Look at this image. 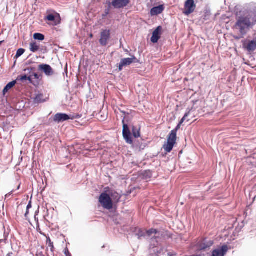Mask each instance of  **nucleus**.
Here are the masks:
<instances>
[{"label": "nucleus", "instance_id": "1", "mask_svg": "<svg viewBox=\"0 0 256 256\" xmlns=\"http://www.w3.org/2000/svg\"><path fill=\"white\" fill-rule=\"evenodd\" d=\"M256 24V10L254 12L246 13L238 17L234 25V28L238 30L241 35L244 36Z\"/></svg>", "mask_w": 256, "mask_h": 256}, {"label": "nucleus", "instance_id": "2", "mask_svg": "<svg viewBox=\"0 0 256 256\" xmlns=\"http://www.w3.org/2000/svg\"><path fill=\"white\" fill-rule=\"evenodd\" d=\"M98 202L105 209L110 210L113 206V202L110 196L106 192H102L98 198Z\"/></svg>", "mask_w": 256, "mask_h": 256}, {"label": "nucleus", "instance_id": "3", "mask_svg": "<svg viewBox=\"0 0 256 256\" xmlns=\"http://www.w3.org/2000/svg\"><path fill=\"white\" fill-rule=\"evenodd\" d=\"M176 134L172 132H170L168 136V140L166 144L164 146V148L168 152H170L176 143Z\"/></svg>", "mask_w": 256, "mask_h": 256}, {"label": "nucleus", "instance_id": "4", "mask_svg": "<svg viewBox=\"0 0 256 256\" xmlns=\"http://www.w3.org/2000/svg\"><path fill=\"white\" fill-rule=\"evenodd\" d=\"M196 8V4L194 0H186L184 5L183 14L186 16H188L194 12Z\"/></svg>", "mask_w": 256, "mask_h": 256}, {"label": "nucleus", "instance_id": "5", "mask_svg": "<svg viewBox=\"0 0 256 256\" xmlns=\"http://www.w3.org/2000/svg\"><path fill=\"white\" fill-rule=\"evenodd\" d=\"M80 118V116L78 114L70 116L66 114L58 113L54 116V121L56 122H60L70 119L74 120Z\"/></svg>", "mask_w": 256, "mask_h": 256}, {"label": "nucleus", "instance_id": "6", "mask_svg": "<svg viewBox=\"0 0 256 256\" xmlns=\"http://www.w3.org/2000/svg\"><path fill=\"white\" fill-rule=\"evenodd\" d=\"M122 123L123 124L122 134L124 138L127 143L132 144L133 140L131 136V132L128 124L124 123V118L122 120Z\"/></svg>", "mask_w": 256, "mask_h": 256}, {"label": "nucleus", "instance_id": "7", "mask_svg": "<svg viewBox=\"0 0 256 256\" xmlns=\"http://www.w3.org/2000/svg\"><path fill=\"white\" fill-rule=\"evenodd\" d=\"M110 38V30H102L100 32L99 42L102 46H106Z\"/></svg>", "mask_w": 256, "mask_h": 256}, {"label": "nucleus", "instance_id": "8", "mask_svg": "<svg viewBox=\"0 0 256 256\" xmlns=\"http://www.w3.org/2000/svg\"><path fill=\"white\" fill-rule=\"evenodd\" d=\"M137 61L136 58L134 56H132L130 58H122L119 64L118 70L121 71L123 67L130 66L132 63L136 62Z\"/></svg>", "mask_w": 256, "mask_h": 256}, {"label": "nucleus", "instance_id": "9", "mask_svg": "<svg viewBox=\"0 0 256 256\" xmlns=\"http://www.w3.org/2000/svg\"><path fill=\"white\" fill-rule=\"evenodd\" d=\"M162 27L158 26L152 32L151 38V42L152 43H156L160 38L162 35Z\"/></svg>", "mask_w": 256, "mask_h": 256}, {"label": "nucleus", "instance_id": "10", "mask_svg": "<svg viewBox=\"0 0 256 256\" xmlns=\"http://www.w3.org/2000/svg\"><path fill=\"white\" fill-rule=\"evenodd\" d=\"M130 0H112L110 4H112L114 8H120L126 6L129 3Z\"/></svg>", "mask_w": 256, "mask_h": 256}, {"label": "nucleus", "instance_id": "11", "mask_svg": "<svg viewBox=\"0 0 256 256\" xmlns=\"http://www.w3.org/2000/svg\"><path fill=\"white\" fill-rule=\"evenodd\" d=\"M45 19L48 21L54 22V26H57L61 22L60 15L57 12H55V15L52 14L48 15Z\"/></svg>", "mask_w": 256, "mask_h": 256}, {"label": "nucleus", "instance_id": "12", "mask_svg": "<svg viewBox=\"0 0 256 256\" xmlns=\"http://www.w3.org/2000/svg\"><path fill=\"white\" fill-rule=\"evenodd\" d=\"M244 46L248 52L254 51L256 49V33L254 34V40L245 44Z\"/></svg>", "mask_w": 256, "mask_h": 256}, {"label": "nucleus", "instance_id": "13", "mask_svg": "<svg viewBox=\"0 0 256 256\" xmlns=\"http://www.w3.org/2000/svg\"><path fill=\"white\" fill-rule=\"evenodd\" d=\"M38 69L42 70L47 76H52L54 74L52 68L50 65L46 64H40L38 66Z\"/></svg>", "mask_w": 256, "mask_h": 256}, {"label": "nucleus", "instance_id": "14", "mask_svg": "<svg viewBox=\"0 0 256 256\" xmlns=\"http://www.w3.org/2000/svg\"><path fill=\"white\" fill-rule=\"evenodd\" d=\"M164 5H160L152 8L150 10V15L152 16H157L160 14L164 10Z\"/></svg>", "mask_w": 256, "mask_h": 256}, {"label": "nucleus", "instance_id": "15", "mask_svg": "<svg viewBox=\"0 0 256 256\" xmlns=\"http://www.w3.org/2000/svg\"><path fill=\"white\" fill-rule=\"evenodd\" d=\"M213 242L212 241H209L206 242V240H203L202 242L198 244V247L200 250H205L207 248H208L212 246Z\"/></svg>", "mask_w": 256, "mask_h": 256}, {"label": "nucleus", "instance_id": "16", "mask_svg": "<svg viewBox=\"0 0 256 256\" xmlns=\"http://www.w3.org/2000/svg\"><path fill=\"white\" fill-rule=\"evenodd\" d=\"M46 100V98H45L44 94H38L34 99V103L35 104H38L45 102Z\"/></svg>", "mask_w": 256, "mask_h": 256}, {"label": "nucleus", "instance_id": "17", "mask_svg": "<svg viewBox=\"0 0 256 256\" xmlns=\"http://www.w3.org/2000/svg\"><path fill=\"white\" fill-rule=\"evenodd\" d=\"M224 256V245L213 250L212 256Z\"/></svg>", "mask_w": 256, "mask_h": 256}, {"label": "nucleus", "instance_id": "18", "mask_svg": "<svg viewBox=\"0 0 256 256\" xmlns=\"http://www.w3.org/2000/svg\"><path fill=\"white\" fill-rule=\"evenodd\" d=\"M112 198V200H115L116 202H118L120 198V195L115 190H112L110 192V194H109Z\"/></svg>", "mask_w": 256, "mask_h": 256}, {"label": "nucleus", "instance_id": "19", "mask_svg": "<svg viewBox=\"0 0 256 256\" xmlns=\"http://www.w3.org/2000/svg\"><path fill=\"white\" fill-rule=\"evenodd\" d=\"M16 84V81L14 80L9 82L3 90V94L4 95L8 90L13 88Z\"/></svg>", "mask_w": 256, "mask_h": 256}, {"label": "nucleus", "instance_id": "20", "mask_svg": "<svg viewBox=\"0 0 256 256\" xmlns=\"http://www.w3.org/2000/svg\"><path fill=\"white\" fill-rule=\"evenodd\" d=\"M30 49L31 52H36L39 50L40 47L36 42H32L30 44Z\"/></svg>", "mask_w": 256, "mask_h": 256}, {"label": "nucleus", "instance_id": "21", "mask_svg": "<svg viewBox=\"0 0 256 256\" xmlns=\"http://www.w3.org/2000/svg\"><path fill=\"white\" fill-rule=\"evenodd\" d=\"M17 80H20L22 82L26 80H28L30 83L34 85L35 84L34 82H32L31 76H27L26 75L18 76L17 78Z\"/></svg>", "mask_w": 256, "mask_h": 256}, {"label": "nucleus", "instance_id": "22", "mask_svg": "<svg viewBox=\"0 0 256 256\" xmlns=\"http://www.w3.org/2000/svg\"><path fill=\"white\" fill-rule=\"evenodd\" d=\"M46 244L48 247L50 248V250L52 252H54V246L53 242L51 240L49 236H46Z\"/></svg>", "mask_w": 256, "mask_h": 256}, {"label": "nucleus", "instance_id": "23", "mask_svg": "<svg viewBox=\"0 0 256 256\" xmlns=\"http://www.w3.org/2000/svg\"><path fill=\"white\" fill-rule=\"evenodd\" d=\"M34 38L35 40H43L44 39V36L40 33H36L34 34Z\"/></svg>", "mask_w": 256, "mask_h": 256}, {"label": "nucleus", "instance_id": "24", "mask_svg": "<svg viewBox=\"0 0 256 256\" xmlns=\"http://www.w3.org/2000/svg\"><path fill=\"white\" fill-rule=\"evenodd\" d=\"M192 109L190 110L188 112H186L184 116L181 119V120L179 122V124H182L185 120H186V118L190 114V112Z\"/></svg>", "mask_w": 256, "mask_h": 256}, {"label": "nucleus", "instance_id": "25", "mask_svg": "<svg viewBox=\"0 0 256 256\" xmlns=\"http://www.w3.org/2000/svg\"><path fill=\"white\" fill-rule=\"evenodd\" d=\"M132 134L135 138H138L140 136V133L139 130L135 128H132Z\"/></svg>", "mask_w": 256, "mask_h": 256}, {"label": "nucleus", "instance_id": "26", "mask_svg": "<svg viewBox=\"0 0 256 256\" xmlns=\"http://www.w3.org/2000/svg\"><path fill=\"white\" fill-rule=\"evenodd\" d=\"M34 218H35V220L36 221V230L37 231L40 232L41 234H42L44 236H46V234H44L41 230L40 228V225H39V223H38V218H36V216H34Z\"/></svg>", "mask_w": 256, "mask_h": 256}, {"label": "nucleus", "instance_id": "27", "mask_svg": "<svg viewBox=\"0 0 256 256\" xmlns=\"http://www.w3.org/2000/svg\"><path fill=\"white\" fill-rule=\"evenodd\" d=\"M158 232V230L154 228H151L146 231V234L148 236H151L152 234H156Z\"/></svg>", "mask_w": 256, "mask_h": 256}, {"label": "nucleus", "instance_id": "28", "mask_svg": "<svg viewBox=\"0 0 256 256\" xmlns=\"http://www.w3.org/2000/svg\"><path fill=\"white\" fill-rule=\"evenodd\" d=\"M24 52H25V50L24 49H23V48H19L17 50L16 54L15 56L16 58L24 54Z\"/></svg>", "mask_w": 256, "mask_h": 256}, {"label": "nucleus", "instance_id": "29", "mask_svg": "<svg viewBox=\"0 0 256 256\" xmlns=\"http://www.w3.org/2000/svg\"><path fill=\"white\" fill-rule=\"evenodd\" d=\"M32 202H30L28 204L27 206V207H26V212L25 214V216L26 217H27L28 216V210L30 208H32Z\"/></svg>", "mask_w": 256, "mask_h": 256}, {"label": "nucleus", "instance_id": "30", "mask_svg": "<svg viewBox=\"0 0 256 256\" xmlns=\"http://www.w3.org/2000/svg\"><path fill=\"white\" fill-rule=\"evenodd\" d=\"M180 126H181V124H178V126H176V128L174 129L173 130H172L171 132H173L174 133H176V134H177V132L180 128Z\"/></svg>", "mask_w": 256, "mask_h": 256}, {"label": "nucleus", "instance_id": "31", "mask_svg": "<svg viewBox=\"0 0 256 256\" xmlns=\"http://www.w3.org/2000/svg\"><path fill=\"white\" fill-rule=\"evenodd\" d=\"M30 76L32 78V76H34V78L37 80H38L40 79V76L38 74L36 73H33L32 75H31Z\"/></svg>", "mask_w": 256, "mask_h": 256}, {"label": "nucleus", "instance_id": "32", "mask_svg": "<svg viewBox=\"0 0 256 256\" xmlns=\"http://www.w3.org/2000/svg\"><path fill=\"white\" fill-rule=\"evenodd\" d=\"M64 253L66 256H72L68 248H65Z\"/></svg>", "mask_w": 256, "mask_h": 256}, {"label": "nucleus", "instance_id": "33", "mask_svg": "<svg viewBox=\"0 0 256 256\" xmlns=\"http://www.w3.org/2000/svg\"><path fill=\"white\" fill-rule=\"evenodd\" d=\"M112 190H111L110 189V188L109 187H106L105 188H104V192H106V194H110V192H111Z\"/></svg>", "mask_w": 256, "mask_h": 256}, {"label": "nucleus", "instance_id": "34", "mask_svg": "<svg viewBox=\"0 0 256 256\" xmlns=\"http://www.w3.org/2000/svg\"><path fill=\"white\" fill-rule=\"evenodd\" d=\"M145 174H147L148 176V177L150 178H151L152 176V173L150 172V171H148V172H145Z\"/></svg>", "mask_w": 256, "mask_h": 256}, {"label": "nucleus", "instance_id": "35", "mask_svg": "<svg viewBox=\"0 0 256 256\" xmlns=\"http://www.w3.org/2000/svg\"><path fill=\"white\" fill-rule=\"evenodd\" d=\"M224 248H225V253H226L228 250L227 246H225Z\"/></svg>", "mask_w": 256, "mask_h": 256}, {"label": "nucleus", "instance_id": "36", "mask_svg": "<svg viewBox=\"0 0 256 256\" xmlns=\"http://www.w3.org/2000/svg\"><path fill=\"white\" fill-rule=\"evenodd\" d=\"M168 256H174V255H173V254H172L171 253H168Z\"/></svg>", "mask_w": 256, "mask_h": 256}, {"label": "nucleus", "instance_id": "37", "mask_svg": "<svg viewBox=\"0 0 256 256\" xmlns=\"http://www.w3.org/2000/svg\"><path fill=\"white\" fill-rule=\"evenodd\" d=\"M4 42V40L0 41V46Z\"/></svg>", "mask_w": 256, "mask_h": 256}, {"label": "nucleus", "instance_id": "38", "mask_svg": "<svg viewBox=\"0 0 256 256\" xmlns=\"http://www.w3.org/2000/svg\"><path fill=\"white\" fill-rule=\"evenodd\" d=\"M108 14V11L106 12V14Z\"/></svg>", "mask_w": 256, "mask_h": 256}, {"label": "nucleus", "instance_id": "39", "mask_svg": "<svg viewBox=\"0 0 256 256\" xmlns=\"http://www.w3.org/2000/svg\"><path fill=\"white\" fill-rule=\"evenodd\" d=\"M124 114H126V112L122 111V112Z\"/></svg>", "mask_w": 256, "mask_h": 256}, {"label": "nucleus", "instance_id": "40", "mask_svg": "<svg viewBox=\"0 0 256 256\" xmlns=\"http://www.w3.org/2000/svg\"><path fill=\"white\" fill-rule=\"evenodd\" d=\"M232 222H234V218H232Z\"/></svg>", "mask_w": 256, "mask_h": 256}, {"label": "nucleus", "instance_id": "41", "mask_svg": "<svg viewBox=\"0 0 256 256\" xmlns=\"http://www.w3.org/2000/svg\"><path fill=\"white\" fill-rule=\"evenodd\" d=\"M37 212H36V214Z\"/></svg>", "mask_w": 256, "mask_h": 256}, {"label": "nucleus", "instance_id": "42", "mask_svg": "<svg viewBox=\"0 0 256 256\" xmlns=\"http://www.w3.org/2000/svg\"><path fill=\"white\" fill-rule=\"evenodd\" d=\"M8 256H10V254H8Z\"/></svg>", "mask_w": 256, "mask_h": 256}]
</instances>
